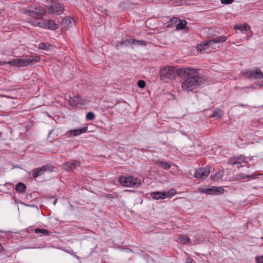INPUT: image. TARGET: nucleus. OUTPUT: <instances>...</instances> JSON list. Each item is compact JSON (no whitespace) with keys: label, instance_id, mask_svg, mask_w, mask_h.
Instances as JSON below:
<instances>
[{"label":"nucleus","instance_id":"f257e3e1","mask_svg":"<svg viewBox=\"0 0 263 263\" xmlns=\"http://www.w3.org/2000/svg\"><path fill=\"white\" fill-rule=\"evenodd\" d=\"M178 76L184 78L181 88L185 92H192L205 82L203 76L199 74L197 69L189 67L179 68Z\"/></svg>","mask_w":263,"mask_h":263},{"label":"nucleus","instance_id":"f03ea898","mask_svg":"<svg viewBox=\"0 0 263 263\" xmlns=\"http://www.w3.org/2000/svg\"><path fill=\"white\" fill-rule=\"evenodd\" d=\"M29 15L31 17L29 21L32 25L43 28H48L51 30H55L58 29L59 26L54 21L48 20L47 22H37L36 20L42 19L43 16L45 15L46 10L42 6L34 7L31 9L26 10Z\"/></svg>","mask_w":263,"mask_h":263},{"label":"nucleus","instance_id":"7ed1b4c3","mask_svg":"<svg viewBox=\"0 0 263 263\" xmlns=\"http://www.w3.org/2000/svg\"><path fill=\"white\" fill-rule=\"evenodd\" d=\"M119 181L121 185L127 187H138L141 184V181L130 176H122L119 179Z\"/></svg>","mask_w":263,"mask_h":263},{"label":"nucleus","instance_id":"20e7f679","mask_svg":"<svg viewBox=\"0 0 263 263\" xmlns=\"http://www.w3.org/2000/svg\"><path fill=\"white\" fill-rule=\"evenodd\" d=\"M179 69H176L174 67L164 66L160 70V77L161 79H174L176 77V74L178 75Z\"/></svg>","mask_w":263,"mask_h":263},{"label":"nucleus","instance_id":"39448f33","mask_svg":"<svg viewBox=\"0 0 263 263\" xmlns=\"http://www.w3.org/2000/svg\"><path fill=\"white\" fill-rule=\"evenodd\" d=\"M228 164L230 165H236L237 167L246 166L247 162L246 161V158L242 156H236L230 158L227 162Z\"/></svg>","mask_w":263,"mask_h":263},{"label":"nucleus","instance_id":"423d86ee","mask_svg":"<svg viewBox=\"0 0 263 263\" xmlns=\"http://www.w3.org/2000/svg\"><path fill=\"white\" fill-rule=\"evenodd\" d=\"M40 60V57L36 55L25 58H18V67L28 66L35 62H39Z\"/></svg>","mask_w":263,"mask_h":263},{"label":"nucleus","instance_id":"0eeeda50","mask_svg":"<svg viewBox=\"0 0 263 263\" xmlns=\"http://www.w3.org/2000/svg\"><path fill=\"white\" fill-rule=\"evenodd\" d=\"M176 194V190L173 189L167 192H154L152 193L151 195L153 199L159 200L163 199L166 198H170Z\"/></svg>","mask_w":263,"mask_h":263},{"label":"nucleus","instance_id":"6e6552de","mask_svg":"<svg viewBox=\"0 0 263 263\" xmlns=\"http://www.w3.org/2000/svg\"><path fill=\"white\" fill-rule=\"evenodd\" d=\"M198 191L200 193L206 194L216 195L223 193L224 190L220 187L213 186L210 188H199Z\"/></svg>","mask_w":263,"mask_h":263},{"label":"nucleus","instance_id":"1a4fd4ad","mask_svg":"<svg viewBox=\"0 0 263 263\" xmlns=\"http://www.w3.org/2000/svg\"><path fill=\"white\" fill-rule=\"evenodd\" d=\"M64 10V6L60 3H57L50 7L48 9V13L51 14L60 15L63 12Z\"/></svg>","mask_w":263,"mask_h":263},{"label":"nucleus","instance_id":"9d476101","mask_svg":"<svg viewBox=\"0 0 263 263\" xmlns=\"http://www.w3.org/2000/svg\"><path fill=\"white\" fill-rule=\"evenodd\" d=\"M210 173V167H201L196 171L194 174V177L197 179H204L209 175Z\"/></svg>","mask_w":263,"mask_h":263},{"label":"nucleus","instance_id":"9b49d317","mask_svg":"<svg viewBox=\"0 0 263 263\" xmlns=\"http://www.w3.org/2000/svg\"><path fill=\"white\" fill-rule=\"evenodd\" d=\"M69 103L72 106H79L85 105L87 103V101L83 98H81L79 95H77L74 97H70L69 100Z\"/></svg>","mask_w":263,"mask_h":263},{"label":"nucleus","instance_id":"f8f14e48","mask_svg":"<svg viewBox=\"0 0 263 263\" xmlns=\"http://www.w3.org/2000/svg\"><path fill=\"white\" fill-rule=\"evenodd\" d=\"M54 167L50 165H46L43 166L40 168H35L33 174V177L36 178L39 176L42 175L46 171L52 172L53 171Z\"/></svg>","mask_w":263,"mask_h":263},{"label":"nucleus","instance_id":"ddd939ff","mask_svg":"<svg viewBox=\"0 0 263 263\" xmlns=\"http://www.w3.org/2000/svg\"><path fill=\"white\" fill-rule=\"evenodd\" d=\"M87 130V127H83L80 129H71L67 132L66 135L67 137L71 138L85 133Z\"/></svg>","mask_w":263,"mask_h":263},{"label":"nucleus","instance_id":"4468645a","mask_svg":"<svg viewBox=\"0 0 263 263\" xmlns=\"http://www.w3.org/2000/svg\"><path fill=\"white\" fill-rule=\"evenodd\" d=\"M247 74L249 78H253L256 79L263 78V73L258 68H255L254 70L248 71Z\"/></svg>","mask_w":263,"mask_h":263},{"label":"nucleus","instance_id":"2eb2a0df","mask_svg":"<svg viewBox=\"0 0 263 263\" xmlns=\"http://www.w3.org/2000/svg\"><path fill=\"white\" fill-rule=\"evenodd\" d=\"M80 165V162L78 161H74L73 162H66L63 165V167L64 170L71 172L74 168L79 166Z\"/></svg>","mask_w":263,"mask_h":263},{"label":"nucleus","instance_id":"dca6fc26","mask_svg":"<svg viewBox=\"0 0 263 263\" xmlns=\"http://www.w3.org/2000/svg\"><path fill=\"white\" fill-rule=\"evenodd\" d=\"M210 42V40H208L206 41L203 42L197 46V50L199 51H202L204 50H207L210 49V48H212L213 45L212 43Z\"/></svg>","mask_w":263,"mask_h":263},{"label":"nucleus","instance_id":"f3484780","mask_svg":"<svg viewBox=\"0 0 263 263\" xmlns=\"http://www.w3.org/2000/svg\"><path fill=\"white\" fill-rule=\"evenodd\" d=\"M227 40V37L226 36L222 35L217 36L212 40H210V42L212 43L213 45L215 43H220L224 42Z\"/></svg>","mask_w":263,"mask_h":263},{"label":"nucleus","instance_id":"a211bd4d","mask_svg":"<svg viewBox=\"0 0 263 263\" xmlns=\"http://www.w3.org/2000/svg\"><path fill=\"white\" fill-rule=\"evenodd\" d=\"M156 164L165 170L169 169L172 166L171 164L162 161H157L156 162Z\"/></svg>","mask_w":263,"mask_h":263},{"label":"nucleus","instance_id":"6ab92c4d","mask_svg":"<svg viewBox=\"0 0 263 263\" xmlns=\"http://www.w3.org/2000/svg\"><path fill=\"white\" fill-rule=\"evenodd\" d=\"M237 179H244L246 178L255 179V176L253 174L245 175L242 173H239L236 176Z\"/></svg>","mask_w":263,"mask_h":263},{"label":"nucleus","instance_id":"aec40b11","mask_svg":"<svg viewBox=\"0 0 263 263\" xmlns=\"http://www.w3.org/2000/svg\"><path fill=\"white\" fill-rule=\"evenodd\" d=\"M26 189V185L22 182L18 183L15 186V190L18 192L25 193Z\"/></svg>","mask_w":263,"mask_h":263},{"label":"nucleus","instance_id":"412c9836","mask_svg":"<svg viewBox=\"0 0 263 263\" xmlns=\"http://www.w3.org/2000/svg\"><path fill=\"white\" fill-rule=\"evenodd\" d=\"M234 28L240 31H248L250 29V27L248 24L245 23L242 25H235Z\"/></svg>","mask_w":263,"mask_h":263},{"label":"nucleus","instance_id":"4be33fe9","mask_svg":"<svg viewBox=\"0 0 263 263\" xmlns=\"http://www.w3.org/2000/svg\"><path fill=\"white\" fill-rule=\"evenodd\" d=\"M52 46L48 43H41L39 45V48L42 50H51Z\"/></svg>","mask_w":263,"mask_h":263},{"label":"nucleus","instance_id":"5701e85b","mask_svg":"<svg viewBox=\"0 0 263 263\" xmlns=\"http://www.w3.org/2000/svg\"><path fill=\"white\" fill-rule=\"evenodd\" d=\"M223 111L220 109H216L213 112L211 117L220 119L223 116Z\"/></svg>","mask_w":263,"mask_h":263},{"label":"nucleus","instance_id":"b1692460","mask_svg":"<svg viewBox=\"0 0 263 263\" xmlns=\"http://www.w3.org/2000/svg\"><path fill=\"white\" fill-rule=\"evenodd\" d=\"M187 22L185 20H182L176 26L177 30H182L185 28V26L186 25Z\"/></svg>","mask_w":263,"mask_h":263},{"label":"nucleus","instance_id":"393cba45","mask_svg":"<svg viewBox=\"0 0 263 263\" xmlns=\"http://www.w3.org/2000/svg\"><path fill=\"white\" fill-rule=\"evenodd\" d=\"M34 231L36 233H42L43 235H49L50 234L49 230L44 229H36Z\"/></svg>","mask_w":263,"mask_h":263},{"label":"nucleus","instance_id":"a878e982","mask_svg":"<svg viewBox=\"0 0 263 263\" xmlns=\"http://www.w3.org/2000/svg\"><path fill=\"white\" fill-rule=\"evenodd\" d=\"M7 64H8L12 66L18 67V58L13 59L12 60L7 62Z\"/></svg>","mask_w":263,"mask_h":263},{"label":"nucleus","instance_id":"bb28decb","mask_svg":"<svg viewBox=\"0 0 263 263\" xmlns=\"http://www.w3.org/2000/svg\"><path fill=\"white\" fill-rule=\"evenodd\" d=\"M178 22V18L177 17H172L170 19L169 21V24H168L167 26L168 27H172L174 24H176Z\"/></svg>","mask_w":263,"mask_h":263},{"label":"nucleus","instance_id":"cd10ccee","mask_svg":"<svg viewBox=\"0 0 263 263\" xmlns=\"http://www.w3.org/2000/svg\"><path fill=\"white\" fill-rule=\"evenodd\" d=\"M95 116L92 112H89L86 115V118L88 120H92L94 119Z\"/></svg>","mask_w":263,"mask_h":263},{"label":"nucleus","instance_id":"c85d7f7f","mask_svg":"<svg viewBox=\"0 0 263 263\" xmlns=\"http://www.w3.org/2000/svg\"><path fill=\"white\" fill-rule=\"evenodd\" d=\"M137 85L139 87L143 88L145 86V82L143 80H139L138 82Z\"/></svg>","mask_w":263,"mask_h":263},{"label":"nucleus","instance_id":"c756f323","mask_svg":"<svg viewBox=\"0 0 263 263\" xmlns=\"http://www.w3.org/2000/svg\"><path fill=\"white\" fill-rule=\"evenodd\" d=\"M135 43H137V44L140 45H142V46H145L146 45V43L145 41H142V40H138V41H135V42L134 43V44Z\"/></svg>","mask_w":263,"mask_h":263},{"label":"nucleus","instance_id":"7c9ffc66","mask_svg":"<svg viewBox=\"0 0 263 263\" xmlns=\"http://www.w3.org/2000/svg\"><path fill=\"white\" fill-rule=\"evenodd\" d=\"M71 19H69V18H65V19H63L62 22V24L63 25H66V24H68L70 23V21H71Z\"/></svg>","mask_w":263,"mask_h":263},{"label":"nucleus","instance_id":"2f4dec72","mask_svg":"<svg viewBox=\"0 0 263 263\" xmlns=\"http://www.w3.org/2000/svg\"><path fill=\"white\" fill-rule=\"evenodd\" d=\"M233 0H221V3L223 4H230Z\"/></svg>","mask_w":263,"mask_h":263},{"label":"nucleus","instance_id":"473e14b6","mask_svg":"<svg viewBox=\"0 0 263 263\" xmlns=\"http://www.w3.org/2000/svg\"><path fill=\"white\" fill-rule=\"evenodd\" d=\"M257 263H263V255L261 256L257 257Z\"/></svg>","mask_w":263,"mask_h":263},{"label":"nucleus","instance_id":"72a5a7b5","mask_svg":"<svg viewBox=\"0 0 263 263\" xmlns=\"http://www.w3.org/2000/svg\"><path fill=\"white\" fill-rule=\"evenodd\" d=\"M193 260L191 258L186 259V263H193Z\"/></svg>","mask_w":263,"mask_h":263},{"label":"nucleus","instance_id":"f704fd0d","mask_svg":"<svg viewBox=\"0 0 263 263\" xmlns=\"http://www.w3.org/2000/svg\"><path fill=\"white\" fill-rule=\"evenodd\" d=\"M7 64V62H1L0 61V65H5Z\"/></svg>","mask_w":263,"mask_h":263},{"label":"nucleus","instance_id":"c9c22d12","mask_svg":"<svg viewBox=\"0 0 263 263\" xmlns=\"http://www.w3.org/2000/svg\"><path fill=\"white\" fill-rule=\"evenodd\" d=\"M186 240V242H189L190 240V238L189 237H187Z\"/></svg>","mask_w":263,"mask_h":263},{"label":"nucleus","instance_id":"e433bc0d","mask_svg":"<svg viewBox=\"0 0 263 263\" xmlns=\"http://www.w3.org/2000/svg\"><path fill=\"white\" fill-rule=\"evenodd\" d=\"M3 249V247L2 246V245L0 244V251H1Z\"/></svg>","mask_w":263,"mask_h":263},{"label":"nucleus","instance_id":"4c0bfd02","mask_svg":"<svg viewBox=\"0 0 263 263\" xmlns=\"http://www.w3.org/2000/svg\"><path fill=\"white\" fill-rule=\"evenodd\" d=\"M259 86H260V87H261V86H263V84L262 85V84L259 85Z\"/></svg>","mask_w":263,"mask_h":263},{"label":"nucleus","instance_id":"58836bf2","mask_svg":"<svg viewBox=\"0 0 263 263\" xmlns=\"http://www.w3.org/2000/svg\"><path fill=\"white\" fill-rule=\"evenodd\" d=\"M2 133L1 132H0V137L2 136Z\"/></svg>","mask_w":263,"mask_h":263},{"label":"nucleus","instance_id":"ea45409f","mask_svg":"<svg viewBox=\"0 0 263 263\" xmlns=\"http://www.w3.org/2000/svg\"><path fill=\"white\" fill-rule=\"evenodd\" d=\"M108 196L109 197H110L111 196V195H110H110H108Z\"/></svg>","mask_w":263,"mask_h":263}]
</instances>
